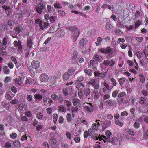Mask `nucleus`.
Instances as JSON below:
<instances>
[{"instance_id": "nucleus-28", "label": "nucleus", "mask_w": 148, "mask_h": 148, "mask_svg": "<svg viewBox=\"0 0 148 148\" xmlns=\"http://www.w3.org/2000/svg\"><path fill=\"white\" fill-rule=\"evenodd\" d=\"M92 131L91 129L90 128L88 130V132L86 131L84 133V138H87L88 136V133L91 134V131Z\"/></svg>"}, {"instance_id": "nucleus-16", "label": "nucleus", "mask_w": 148, "mask_h": 148, "mask_svg": "<svg viewBox=\"0 0 148 148\" xmlns=\"http://www.w3.org/2000/svg\"><path fill=\"white\" fill-rule=\"evenodd\" d=\"M15 82L17 85L20 86L22 84V78L20 76H19L15 80Z\"/></svg>"}, {"instance_id": "nucleus-43", "label": "nucleus", "mask_w": 148, "mask_h": 148, "mask_svg": "<svg viewBox=\"0 0 148 148\" xmlns=\"http://www.w3.org/2000/svg\"><path fill=\"white\" fill-rule=\"evenodd\" d=\"M140 15L141 13L139 11H136L135 14V18H138L139 17H140Z\"/></svg>"}, {"instance_id": "nucleus-29", "label": "nucleus", "mask_w": 148, "mask_h": 148, "mask_svg": "<svg viewBox=\"0 0 148 148\" xmlns=\"http://www.w3.org/2000/svg\"><path fill=\"white\" fill-rule=\"evenodd\" d=\"M54 6L56 8H62L61 5L57 2H56L55 3Z\"/></svg>"}, {"instance_id": "nucleus-25", "label": "nucleus", "mask_w": 148, "mask_h": 148, "mask_svg": "<svg viewBox=\"0 0 148 148\" xmlns=\"http://www.w3.org/2000/svg\"><path fill=\"white\" fill-rule=\"evenodd\" d=\"M105 27L106 29L108 30L110 29L112 27L111 23L109 22H107L106 24Z\"/></svg>"}, {"instance_id": "nucleus-57", "label": "nucleus", "mask_w": 148, "mask_h": 148, "mask_svg": "<svg viewBox=\"0 0 148 148\" xmlns=\"http://www.w3.org/2000/svg\"><path fill=\"white\" fill-rule=\"evenodd\" d=\"M18 100L17 99H14L10 101L11 103L13 104H17L18 103Z\"/></svg>"}, {"instance_id": "nucleus-10", "label": "nucleus", "mask_w": 148, "mask_h": 148, "mask_svg": "<svg viewBox=\"0 0 148 148\" xmlns=\"http://www.w3.org/2000/svg\"><path fill=\"white\" fill-rule=\"evenodd\" d=\"M39 63L37 60H34L31 63V66L33 68L37 69L39 67Z\"/></svg>"}, {"instance_id": "nucleus-61", "label": "nucleus", "mask_w": 148, "mask_h": 148, "mask_svg": "<svg viewBox=\"0 0 148 148\" xmlns=\"http://www.w3.org/2000/svg\"><path fill=\"white\" fill-rule=\"evenodd\" d=\"M118 91L117 90L114 91L112 93V97L114 98L116 97L118 94Z\"/></svg>"}, {"instance_id": "nucleus-30", "label": "nucleus", "mask_w": 148, "mask_h": 148, "mask_svg": "<svg viewBox=\"0 0 148 148\" xmlns=\"http://www.w3.org/2000/svg\"><path fill=\"white\" fill-rule=\"evenodd\" d=\"M77 107L73 106L71 108V110L72 112L75 113L78 112L79 110Z\"/></svg>"}, {"instance_id": "nucleus-40", "label": "nucleus", "mask_w": 148, "mask_h": 148, "mask_svg": "<svg viewBox=\"0 0 148 148\" xmlns=\"http://www.w3.org/2000/svg\"><path fill=\"white\" fill-rule=\"evenodd\" d=\"M49 142L52 145H55L56 143V140L55 138H52L49 140Z\"/></svg>"}, {"instance_id": "nucleus-9", "label": "nucleus", "mask_w": 148, "mask_h": 148, "mask_svg": "<svg viewBox=\"0 0 148 148\" xmlns=\"http://www.w3.org/2000/svg\"><path fill=\"white\" fill-rule=\"evenodd\" d=\"M101 125L103 127L102 128L103 130H104L105 128L109 127L111 125V121L110 120H106L104 122L101 123Z\"/></svg>"}, {"instance_id": "nucleus-49", "label": "nucleus", "mask_w": 148, "mask_h": 148, "mask_svg": "<svg viewBox=\"0 0 148 148\" xmlns=\"http://www.w3.org/2000/svg\"><path fill=\"white\" fill-rule=\"evenodd\" d=\"M36 116L39 119H41L42 118V114L41 112H39L37 114Z\"/></svg>"}, {"instance_id": "nucleus-21", "label": "nucleus", "mask_w": 148, "mask_h": 148, "mask_svg": "<svg viewBox=\"0 0 148 148\" xmlns=\"http://www.w3.org/2000/svg\"><path fill=\"white\" fill-rule=\"evenodd\" d=\"M34 99L36 100L40 101L42 99V96L39 94H36L34 95Z\"/></svg>"}, {"instance_id": "nucleus-2", "label": "nucleus", "mask_w": 148, "mask_h": 148, "mask_svg": "<svg viewBox=\"0 0 148 148\" xmlns=\"http://www.w3.org/2000/svg\"><path fill=\"white\" fill-rule=\"evenodd\" d=\"M77 83L76 85V87L78 89V95L79 96L80 95H81V93L83 91L85 85L84 84L82 83Z\"/></svg>"}, {"instance_id": "nucleus-19", "label": "nucleus", "mask_w": 148, "mask_h": 148, "mask_svg": "<svg viewBox=\"0 0 148 148\" xmlns=\"http://www.w3.org/2000/svg\"><path fill=\"white\" fill-rule=\"evenodd\" d=\"M58 108V111L61 112H65L66 110V108L65 106L62 105L59 106Z\"/></svg>"}, {"instance_id": "nucleus-22", "label": "nucleus", "mask_w": 148, "mask_h": 148, "mask_svg": "<svg viewBox=\"0 0 148 148\" xmlns=\"http://www.w3.org/2000/svg\"><path fill=\"white\" fill-rule=\"evenodd\" d=\"M75 70L74 69L72 68H70L69 69L67 72L70 76H71L74 73Z\"/></svg>"}, {"instance_id": "nucleus-17", "label": "nucleus", "mask_w": 148, "mask_h": 148, "mask_svg": "<svg viewBox=\"0 0 148 148\" xmlns=\"http://www.w3.org/2000/svg\"><path fill=\"white\" fill-rule=\"evenodd\" d=\"M27 46L29 48V49L31 48L32 47V40L31 38L29 37L28 38L27 41Z\"/></svg>"}, {"instance_id": "nucleus-4", "label": "nucleus", "mask_w": 148, "mask_h": 148, "mask_svg": "<svg viewBox=\"0 0 148 148\" xmlns=\"http://www.w3.org/2000/svg\"><path fill=\"white\" fill-rule=\"evenodd\" d=\"M43 100L44 104L46 106H50L53 102L52 100L48 97H43Z\"/></svg>"}, {"instance_id": "nucleus-8", "label": "nucleus", "mask_w": 148, "mask_h": 148, "mask_svg": "<svg viewBox=\"0 0 148 148\" xmlns=\"http://www.w3.org/2000/svg\"><path fill=\"white\" fill-rule=\"evenodd\" d=\"M40 80L42 82H47L49 79L48 76L45 73H42L40 76Z\"/></svg>"}, {"instance_id": "nucleus-60", "label": "nucleus", "mask_w": 148, "mask_h": 148, "mask_svg": "<svg viewBox=\"0 0 148 148\" xmlns=\"http://www.w3.org/2000/svg\"><path fill=\"white\" fill-rule=\"evenodd\" d=\"M95 62L94 60H90L88 63V65L90 66H94L95 65Z\"/></svg>"}, {"instance_id": "nucleus-5", "label": "nucleus", "mask_w": 148, "mask_h": 148, "mask_svg": "<svg viewBox=\"0 0 148 148\" xmlns=\"http://www.w3.org/2000/svg\"><path fill=\"white\" fill-rule=\"evenodd\" d=\"M73 91V89L72 86H70L65 88H64L62 90L63 94L65 96H68L69 93H70Z\"/></svg>"}, {"instance_id": "nucleus-46", "label": "nucleus", "mask_w": 148, "mask_h": 148, "mask_svg": "<svg viewBox=\"0 0 148 148\" xmlns=\"http://www.w3.org/2000/svg\"><path fill=\"white\" fill-rule=\"evenodd\" d=\"M92 129L94 130H97L98 129V126L96 124H93L92 126Z\"/></svg>"}, {"instance_id": "nucleus-41", "label": "nucleus", "mask_w": 148, "mask_h": 148, "mask_svg": "<svg viewBox=\"0 0 148 148\" xmlns=\"http://www.w3.org/2000/svg\"><path fill=\"white\" fill-rule=\"evenodd\" d=\"M96 82L95 81L94 79H92L91 80H90L88 82V84L89 85H91L92 86H94Z\"/></svg>"}, {"instance_id": "nucleus-58", "label": "nucleus", "mask_w": 148, "mask_h": 148, "mask_svg": "<svg viewBox=\"0 0 148 148\" xmlns=\"http://www.w3.org/2000/svg\"><path fill=\"white\" fill-rule=\"evenodd\" d=\"M110 66L112 67L115 64V61L113 60H112L110 61H109Z\"/></svg>"}, {"instance_id": "nucleus-38", "label": "nucleus", "mask_w": 148, "mask_h": 148, "mask_svg": "<svg viewBox=\"0 0 148 148\" xmlns=\"http://www.w3.org/2000/svg\"><path fill=\"white\" fill-rule=\"evenodd\" d=\"M77 52H75V54H74L72 57V62L73 63L75 62V60L77 57Z\"/></svg>"}, {"instance_id": "nucleus-51", "label": "nucleus", "mask_w": 148, "mask_h": 148, "mask_svg": "<svg viewBox=\"0 0 148 148\" xmlns=\"http://www.w3.org/2000/svg\"><path fill=\"white\" fill-rule=\"evenodd\" d=\"M56 16H51L50 17V21L51 23H53L56 20Z\"/></svg>"}, {"instance_id": "nucleus-36", "label": "nucleus", "mask_w": 148, "mask_h": 148, "mask_svg": "<svg viewBox=\"0 0 148 148\" xmlns=\"http://www.w3.org/2000/svg\"><path fill=\"white\" fill-rule=\"evenodd\" d=\"M126 78H120L119 80V82L121 85L123 84L125 82Z\"/></svg>"}, {"instance_id": "nucleus-26", "label": "nucleus", "mask_w": 148, "mask_h": 148, "mask_svg": "<svg viewBox=\"0 0 148 148\" xmlns=\"http://www.w3.org/2000/svg\"><path fill=\"white\" fill-rule=\"evenodd\" d=\"M90 90L88 88H86V89H84L83 92V95L86 96L90 94Z\"/></svg>"}, {"instance_id": "nucleus-34", "label": "nucleus", "mask_w": 148, "mask_h": 148, "mask_svg": "<svg viewBox=\"0 0 148 148\" xmlns=\"http://www.w3.org/2000/svg\"><path fill=\"white\" fill-rule=\"evenodd\" d=\"M3 71L5 74H8L10 73V70L8 67L7 66H5L3 68Z\"/></svg>"}, {"instance_id": "nucleus-31", "label": "nucleus", "mask_w": 148, "mask_h": 148, "mask_svg": "<svg viewBox=\"0 0 148 148\" xmlns=\"http://www.w3.org/2000/svg\"><path fill=\"white\" fill-rule=\"evenodd\" d=\"M84 79V78L83 76L82 75L78 77L76 80V82H80L82 81H83Z\"/></svg>"}, {"instance_id": "nucleus-55", "label": "nucleus", "mask_w": 148, "mask_h": 148, "mask_svg": "<svg viewBox=\"0 0 148 148\" xmlns=\"http://www.w3.org/2000/svg\"><path fill=\"white\" fill-rule=\"evenodd\" d=\"M136 40L138 42L140 43L142 42L143 40V37H136Z\"/></svg>"}, {"instance_id": "nucleus-3", "label": "nucleus", "mask_w": 148, "mask_h": 148, "mask_svg": "<svg viewBox=\"0 0 148 148\" xmlns=\"http://www.w3.org/2000/svg\"><path fill=\"white\" fill-rule=\"evenodd\" d=\"M9 40V38L7 36L4 38L2 39V43L1 44L0 49L2 50H5L7 47L6 45Z\"/></svg>"}, {"instance_id": "nucleus-12", "label": "nucleus", "mask_w": 148, "mask_h": 148, "mask_svg": "<svg viewBox=\"0 0 148 148\" xmlns=\"http://www.w3.org/2000/svg\"><path fill=\"white\" fill-rule=\"evenodd\" d=\"M2 8L4 9H5V12L8 15H9L10 14L11 12H10V7L9 6L3 5L2 6Z\"/></svg>"}, {"instance_id": "nucleus-52", "label": "nucleus", "mask_w": 148, "mask_h": 148, "mask_svg": "<svg viewBox=\"0 0 148 148\" xmlns=\"http://www.w3.org/2000/svg\"><path fill=\"white\" fill-rule=\"evenodd\" d=\"M106 105L109 106H112L113 104L112 102L110 100H107L106 101Z\"/></svg>"}, {"instance_id": "nucleus-27", "label": "nucleus", "mask_w": 148, "mask_h": 148, "mask_svg": "<svg viewBox=\"0 0 148 148\" xmlns=\"http://www.w3.org/2000/svg\"><path fill=\"white\" fill-rule=\"evenodd\" d=\"M64 103L65 104V105L68 107V109L69 110H70L69 107L71 106V103L69 101L66 100H65L64 101Z\"/></svg>"}, {"instance_id": "nucleus-11", "label": "nucleus", "mask_w": 148, "mask_h": 148, "mask_svg": "<svg viewBox=\"0 0 148 148\" xmlns=\"http://www.w3.org/2000/svg\"><path fill=\"white\" fill-rule=\"evenodd\" d=\"M72 102L75 106H81L80 100L78 99H74L72 100Z\"/></svg>"}, {"instance_id": "nucleus-48", "label": "nucleus", "mask_w": 148, "mask_h": 148, "mask_svg": "<svg viewBox=\"0 0 148 148\" xmlns=\"http://www.w3.org/2000/svg\"><path fill=\"white\" fill-rule=\"evenodd\" d=\"M51 97L54 101L57 100L58 98V96L56 95H52Z\"/></svg>"}, {"instance_id": "nucleus-56", "label": "nucleus", "mask_w": 148, "mask_h": 148, "mask_svg": "<svg viewBox=\"0 0 148 148\" xmlns=\"http://www.w3.org/2000/svg\"><path fill=\"white\" fill-rule=\"evenodd\" d=\"M105 134L107 137H110L111 135L112 134L111 132L109 130H108L106 132Z\"/></svg>"}, {"instance_id": "nucleus-24", "label": "nucleus", "mask_w": 148, "mask_h": 148, "mask_svg": "<svg viewBox=\"0 0 148 148\" xmlns=\"http://www.w3.org/2000/svg\"><path fill=\"white\" fill-rule=\"evenodd\" d=\"M86 39L85 38L82 39L79 42L80 45L81 46H83L86 45L87 43Z\"/></svg>"}, {"instance_id": "nucleus-63", "label": "nucleus", "mask_w": 148, "mask_h": 148, "mask_svg": "<svg viewBox=\"0 0 148 148\" xmlns=\"http://www.w3.org/2000/svg\"><path fill=\"white\" fill-rule=\"evenodd\" d=\"M43 127V125H38L36 126V129L37 131H39Z\"/></svg>"}, {"instance_id": "nucleus-54", "label": "nucleus", "mask_w": 148, "mask_h": 148, "mask_svg": "<svg viewBox=\"0 0 148 148\" xmlns=\"http://www.w3.org/2000/svg\"><path fill=\"white\" fill-rule=\"evenodd\" d=\"M17 136V134L15 133H12L10 135V137L12 139L16 138Z\"/></svg>"}, {"instance_id": "nucleus-64", "label": "nucleus", "mask_w": 148, "mask_h": 148, "mask_svg": "<svg viewBox=\"0 0 148 148\" xmlns=\"http://www.w3.org/2000/svg\"><path fill=\"white\" fill-rule=\"evenodd\" d=\"M11 80V79L10 77H7L5 78L4 80V82L5 83H7L8 82H10Z\"/></svg>"}, {"instance_id": "nucleus-7", "label": "nucleus", "mask_w": 148, "mask_h": 148, "mask_svg": "<svg viewBox=\"0 0 148 148\" xmlns=\"http://www.w3.org/2000/svg\"><path fill=\"white\" fill-rule=\"evenodd\" d=\"M94 105L90 104L88 106H85L84 108V110L87 112H92L94 110Z\"/></svg>"}, {"instance_id": "nucleus-47", "label": "nucleus", "mask_w": 148, "mask_h": 148, "mask_svg": "<svg viewBox=\"0 0 148 148\" xmlns=\"http://www.w3.org/2000/svg\"><path fill=\"white\" fill-rule=\"evenodd\" d=\"M139 77L140 81L142 83H144L145 80L144 76L142 74H140L139 75Z\"/></svg>"}, {"instance_id": "nucleus-45", "label": "nucleus", "mask_w": 148, "mask_h": 148, "mask_svg": "<svg viewBox=\"0 0 148 148\" xmlns=\"http://www.w3.org/2000/svg\"><path fill=\"white\" fill-rule=\"evenodd\" d=\"M67 120L69 122L71 120V115L70 113H68L66 115Z\"/></svg>"}, {"instance_id": "nucleus-23", "label": "nucleus", "mask_w": 148, "mask_h": 148, "mask_svg": "<svg viewBox=\"0 0 148 148\" xmlns=\"http://www.w3.org/2000/svg\"><path fill=\"white\" fill-rule=\"evenodd\" d=\"M71 76L66 72L63 75V78L64 81H66L70 78Z\"/></svg>"}, {"instance_id": "nucleus-20", "label": "nucleus", "mask_w": 148, "mask_h": 148, "mask_svg": "<svg viewBox=\"0 0 148 148\" xmlns=\"http://www.w3.org/2000/svg\"><path fill=\"white\" fill-rule=\"evenodd\" d=\"M64 34L65 33L63 30L58 32L56 33L57 36L59 38H62L64 36Z\"/></svg>"}, {"instance_id": "nucleus-32", "label": "nucleus", "mask_w": 148, "mask_h": 148, "mask_svg": "<svg viewBox=\"0 0 148 148\" xmlns=\"http://www.w3.org/2000/svg\"><path fill=\"white\" fill-rule=\"evenodd\" d=\"M85 73L89 76H91L92 75V72L90 70L86 69L84 70Z\"/></svg>"}, {"instance_id": "nucleus-6", "label": "nucleus", "mask_w": 148, "mask_h": 148, "mask_svg": "<svg viewBox=\"0 0 148 148\" xmlns=\"http://www.w3.org/2000/svg\"><path fill=\"white\" fill-rule=\"evenodd\" d=\"M68 29L69 30L72 31L73 32V35H77V34H78L77 31H79V34L80 33V31L79 29L77 27L75 26H69L68 27Z\"/></svg>"}, {"instance_id": "nucleus-13", "label": "nucleus", "mask_w": 148, "mask_h": 148, "mask_svg": "<svg viewBox=\"0 0 148 148\" xmlns=\"http://www.w3.org/2000/svg\"><path fill=\"white\" fill-rule=\"evenodd\" d=\"M91 95L92 98L94 96V99H98L99 97V92L97 91H94L91 94Z\"/></svg>"}, {"instance_id": "nucleus-59", "label": "nucleus", "mask_w": 148, "mask_h": 148, "mask_svg": "<svg viewBox=\"0 0 148 148\" xmlns=\"http://www.w3.org/2000/svg\"><path fill=\"white\" fill-rule=\"evenodd\" d=\"M140 126L139 123L137 122H136L134 124V126L136 128H138Z\"/></svg>"}, {"instance_id": "nucleus-15", "label": "nucleus", "mask_w": 148, "mask_h": 148, "mask_svg": "<svg viewBox=\"0 0 148 148\" xmlns=\"http://www.w3.org/2000/svg\"><path fill=\"white\" fill-rule=\"evenodd\" d=\"M36 23L37 24H38L39 25L40 29L42 30H43L44 28L42 25V21H41L40 19H37L35 20Z\"/></svg>"}, {"instance_id": "nucleus-14", "label": "nucleus", "mask_w": 148, "mask_h": 148, "mask_svg": "<svg viewBox=\"0 0 148 148\" xmlns=\"http://www.w3.org/2000/svg\"><path fill=\"white\" fill-rule=\"evenodd\" d=\"M108 8L110 10H111L112 9H114L115 7L114 6V5L112 4H111V5L105 4L101 6V8Z\"/></svg>"}, {"instance_id": "nucleus-62", "label": "nucleus", "mask_w": 148, "mask_h": 148, "mask_svg": "<svg viewBox=\"0 0 148 148\" xmlns=\"http://www.w3.org/2000/svg\"><path fill=\"white\" fill-rule=\"evenodd\" d=\"M125 95V93L124 92H121L118 95V97L119 98H121L124 96Z\"/></svg>"}, {"instance_id": "nucleus-1", "label": "nucleus", "mask_w": 148, "mask_h": 148, "mask_svg": "<svg viewBox=\"0 0 148 148\" xmlns=\"http://www.w3.org/2000/svg\"><path fill=\"white\" fill-rule=\"evenodd\" d=\"M45 6L41 3H40L36 7V9L37 12L41 14L43 12L44 9L45 8Z\"/></svg>"}, {"instance_id": "nucleus-33", "label": "nucleus", "mask_w": 148, "mask_h": 148, "mask_svg": "<svg viewBox=\"0 0 148 148\" xmlns=\"http://www.w3.org/2000/svg\"><path fill=\"white\" fill-rule=\"evenodd\" d=\"M106 72H105V73H99V74L98 75V79H102L103 78L105 77V73H106Z\"/></svg>"}, {"instance_id": "nucleus-53", "label": "nucleus", "mask_w": 148, "mask_h": 148, "mask_svg": "<svg viewBox=\"0 0 148 148\" xmlns=\"http://www.w3.org/2000/svg\"><path fill=\"white\" fill-rule=\"evenodd\" d=\"M97 136H98V134H97L96 133H95L94 134V135L92 136H91V138L92 139H95V140H97L98 139V138Z\"/></svg>"}, {"instance_id": "nucleus-42", "label": "nucleus", "mask_w": 148, "mask_h": 148, "mask_svg": "<svg viewBox=\"0 0 148 148\" xmlns=\"http://www.w3.org/2000/svg\"><path fill=\"white\" fill-rule=\"evenodd\" d=\"M115 123L119 126H122L123 125V123L121 122L119 120L116 119L115 121Z\"/></svg>"}, {"instance_id": "nucleus-18", "label": "nucleus", "mask_w": 148, "mask_h": 148, "mask_svg": "<svg viewBox=\"0 0 148 148\" xmlns=\"http://www.w3.org/2000/svg\"><path fill=\"white\" fill-rule=\"evenodd\" d=\"M53 8L50 5H47V11L48 13H52L53 12Z\"/></svg>"}, {"instance_id": "nucleus-39", "label": "nucleus", "mask_w": 148, "mask_h": 148, "mask_svg": "<svg viewBox=\"0 0 148 148\" xmlns=\"http://www.w3.org/2000/svg\"><path fill=\"white\" fill-rule=\"evenodd\" d=\"M13 145L14 146L16 147L20 146V143L18 140H17L13 143Z\"/></svg>"}, {"instance_id": "nucleus-44", "label": "nucleus", "mask_w": 148, "mask_h": 148, "mask_svg": "<svg viewBox=\"0 0 148 148\" xmlns=\"http://www.w3.org/2000/svg\"><path fill=\"white\" fill-rule=\"evenodd\" d=\"M93 59L96 61H99L100 60L99 56L97 54H95L93 56Z\"/></svg>"}, {"instance_id": "nucleus-35", "label": "nucleus", "mask_w": 148, "mask_h": 148, "mask_svg": "<svg viewBox=\"0 0 148 148\" xmlns=\"http://www.w3.org/2000/svg\"><path fill=\"white\" fill-rule=\"evenodd\" d=\"M103 39L101 37H98L97 38V41L96 42V45L97 46L102 41Z\"/></svg>"}, {"instance_id": "nucleus-37", "label": "nucleus", "mask_w": 148, "mask_h": 148, "mask_svg": "<svg viewBox=\"0 0 148 148\" xmlns=\"http://www.w3.org/2000/svg\"><path fill=\"white\" fill-rule=\"evenodd\" d=\"M141 23V21L139 20H138L135 23V27L136 28H138L140 26Z\"/></svg>"}, {"instance_id": "nucleus-50", "label": "nucleus", "mask_w": 148, "mask_h": 148, "mask_svg": "<svg viewBox=\"0 0 148 148\" xmlns=\"http://www.w3.org/2000/svg\"><path fill=\"white\" fill-rule=\"evenodd\" d=\"M103 64L106 66H108L110 64L109 60H105L103 63Z\"/></svg>"}]
</instances>
